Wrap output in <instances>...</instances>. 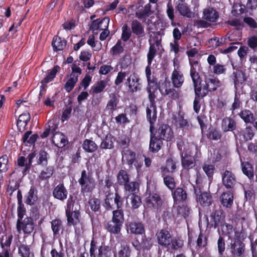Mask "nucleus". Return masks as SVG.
<instances>
[{
  "label": "nucleus",
  "instance_id": "f257e3e1",
  "mask_svg": "<svg viewBox=\"0 0 257 257\" xmlns=\"http://www.w3.org/2000/svg\"><path fill=\"white\" fill-rule=\"evenodd\" d=\"M150 65L146 68V74L148 81V86L147 87V91L149 93V98L150 101V105L147 107V114L148 117L150 118L151 122H153L157 118V111L154 105L155 99L156 98L155 92L157 89L156 84L152 81H150L151 69Z\"/></svg>",
  "mask_w": 257,
  "mask_h": 257
},
{
  "label": "nucleus",
  "instance_id": "f03ea898",
  "mask_svg": "<svg viewBox=\"0 0 257 257\" xmlns=\"http://www.w3.org/2000/svg\"><path fill=\"white\" fill-rule=\"evenodd\" d=\"M121 155L122 163L127 164L130 168H132L134 165L139 173L142 167L143 162L136 159V153L130 150L126 149L122 151Z\"/></svg>",
  "mask_w": 257,
  "mask_h": 257
},
{
  "label": "nucleus",
  "instance_id": "7ed1b4c3",
  "mask_svg": "<svg viewBox=\"0 0 257 257\" xmlns=\"http://www.w3.org/2000/svg\"><path fill=\"white\" fill-rule=\"evenodd\" d=\"M124 221L123 213L122 210L118 209L113 211L112 221L108 224V230L114 234L118 233Z\"/></svg>",
  "mask_w": 257,
  "mask_h": 257
},
{
  "label": "nucleus",
  "instance_id": "20e7f679",
  "mask_svg": "<svg viewBox=\"0 0 257 257\" xmlns=\"http://www.w3.org/2000/svg\"><path fill=\"white\" fill-rule=\"evenodd\" d=\"M83 193L91 192L95 187V179L90 173H87L85 170L81 172V177L78 180Z\"/></svg>",
  "mask_w": 257,
  "mask_h": 257
},
{
  "label": "nucleus",
  "instance_id": "39448f33",
  "mask_svg": "<svg viewBox=\"0 0 257 257\" xmlns=\"http://www.w3.org/2000/svg\"><path fill=\"white\" fill-rule=\"evenodd\" d=\"M109 19L105 17L102 20L97 19L92 22L90 25V30L94 35H97L98 32L108 29Z\"/></svg>",
  "mask_w": 257,
  "mask_h": 257
},
{
  "label": "nucleus",
  "instance_id": "423d86ee",
  "mask_svg": "<svg viewBox=\"0 0 257 257\" xmlns=\"http://www.w3.org/2000/svg\"><path fill=\"white\" fill-rule=\"evenodd\" d=\"M159 90L163 95H167L173 99H176L178 97V93L177 90L173 88L168 81L165 80L159 87Z\"/></svg>",
  "mask_w": 257,
  "mask_h": 257
},
{
  "label": "nucleus",
  "instance_id": "0eeeda50",
  "mask_svg": "<svg viewBox=\"0 0 257 257\" xmlns=\"http://www.w3.org/2000/svg\"><path fill=\"white\" fill-rule=\"evenodd\" d=\"M13 235L12 234L3 236L1 240L0 257H10V247Z\"/></svg>",
  "mask_w": 257,
  "mask_h": 257
},
{
  "label": "nucleus",
  "instance_id": "6e6552de",
  "mask_svg": "<svg viewBox=\"0 0 257 257\" xmlns=\"http://www.w3.org/2000/svg\"><path fill=\"white\" fill-rule=\"evenodd\" d=\"M147 118L149 119V121L151 123L150 131L151 133V141L150 143V149L153 152H158L161 148V146L162 145V141L161 140L157 139V138L153 137V135H154V133L155 131V128L153 126L152 124L156 121H154L152 122H151L150 119L148 117ZM156 120V119H155Z\"/></svg>",
  "mask_w": 257,
  "mask_h": 257
},
{
  "label": "nucleus",
  "instance_id": "1a4fd4ad",
  "mask_svg": "<svg viewBox=\"0 0 257 257\" xmlns=\"http://www.w3.org/2000/svg\"><path fill=\"white\" fill-rule=\"evenodd\" d=\"M17 226L19 232L23 230L24 232L27 234L32 233L34 228V224L31 217L25 218L23 221H17Z\"/></svg>",
  "mask_w": 257,
  "mask_h": 257
},
{
  "label": "nucleus",
  "instance_id": "9d476101",
  "mask_svg": "<svg viewBox=\"0 0 257 257\" xmlns=\"http://www.w3.org/2000/svg\"><path fill=\"white\" fill-rule=\"evenodd\" d=\"M140 78L135 73L131 74L126 79L125 85L128 90L132 92H137L140 89Z\"/></svg>",
  "mask_w": 257,
  "mask_h": 257
},
{
  "label": "nucleus",
  "instance_id": "9b49d317",
  "mask_svg": "<svg viewBox=\"0 0 257 257\" xmlns=\"http://www.w3.org/2000/svg\"><path fill=\"white\" fill-rule=\"evenodd\" d=\"M183 149V152L181 153L182 165L185 169L192 168L195 164V159L192 156V152L190 151L185 150Z\"/></svg>",
  "mask_w": 257,
  "mask_h": 257
},
{
  "label": "nucleus",
  "instance_id": "f8f14e48",
  "mask_svg": "<svg viewBox=\"0 0 257 257\" xmlns=\"http://www.w3.org/2000/svg\"><path fill=\"white\" fill-rule=\"evenodd\" d=\"M156 236L158 243L160 245L167 248L172 238L170 232L168 230L162 229L157 233Z\"/></svg>",
  "mask_w": 257,
  "mask_h": 257
},
{
  "label": "nucleus",
  "instance_id": "ddd939ff",
  "mask_svg": "<svg viewBox=\"0 0 257 257\" xmlns=\"http://www.w3.org/2000/svg\"><path fill=\"white\" fill-rule=\"evenodd\" d=\"M205 88H203L204 94H207L209 91H215L221 85L220 81L216 78L205 77Z\"/></svg>",
  "mask_w": 257,
  "mask_h": 257
},
{
  "label": "nucleus",
  "instance_id": "4468645a",
  "mask_svg": "<svg viewBox=\"0 0 257 257\" xmlns=\"http://www.w3.org/2000/svg\"><path fill=\"white\" fill-rule=\"evenodd\" d=\"M171 79L173 86L175 88H180L184 81L183 74L179 70V67L175 68L173 71Z\"/></svg>",
  "mask_w": 257,
  "mask_h": 257
},
{
  "label": "nucleus",
  "instance_id": "2eb2a0df",
  "mask_svg": "<svg viewBox=\"0 0 257 257\" xmlns=\"http://www.w3.org/2000/svg\"><path fill=\"white\" fill-rule=\"evenodd\" d=\"M150 47L149 51L147 55L148 63L149 65H151L152 61L156 55L157 49H159V47L161 45V40L158 38L155 40L153 38H151L149 40Z\"/></svg>",
  "mask_w": 257,
  "mask_h": 257
},
{
  "label": "nucleus",
  "instance_id": "dca6fc26",
  "mask_svg": "<svg viewBox=\"0 0 257 257\" xmlns=\"http://www.w3.org/2000/svg\"><path fill=\"white\" fill-rule=\"evenodd\" d=\"M236 239L233 240V243H231L230 249L231 252L233 255L240 256L244 250V244L239 239H238V236L234 232Z\"/></svg>",
  "mask_w": 257,
  "mask_h": 257
},
{
  "label": "nucleus",
  "instance_id": "f3484780",
  "mask_svg": "<svg viewBox=\"0 0 257 257\" xmlns=\"http://www.w3.org/2000/svg\"><path fill=\"white\" fill-rule=\"evenodd\" d=\"M175 8L179 14L183 17L191 18L194 15L190 7L185 2H177Z\"/></svg>",
  "mask_w": 257,
  "mask_h": 257
},
{
  "label": "nucleus",
  "instance_id": "a211bd4d",
  "mask_svg": "<svg viewBox=\"0 0 257 257\" xmlns=\"http://www.w3.org/2000/svg\"><path fill=\"white\" fill-rule=\"evenodd\" d=\"M146 203L148 207L158 209L162 204V200L157 194L152 193L147 197Z\"/></svg>",
  "mask_w": 257,
  "mask_h": 257
},
{
  "label": "nucleus",
  "instance_id": "6ab92c4d",
  "mask_svg": "<svg viewBox=\"0 0 257 257\" xmlns=\"http://www.w3.org/2000/svg\"><path fill=\"white\" fill-rule=\"evenodd\" d=\"M160 139L167 141L171 140L174 138V133L171 128L167 124L161 125L159 128Z\"/></svg>",
  "mask_w": 257,
  "mask_h": 257
},
{
  "label": "nucleus",
  "instance_id": "aec40b11",
  "mask_svg": "<svg viewBox=\"0 0 257 257\" xmlns=\"http://www.w3.org/2000/svg\"><path fill=\"white\" fill-rule=\"evenodd\" d=\"M211 223L215 228L220 225L224 222L225 215L221 209H218L213 212L211 216Z\"/></svg>",
  "mask_w": 257,
  "mask_h": 257
},
{
  "label": "nucleus",
  "instance_id": "412c9836",
  "mask_svg": "<svg viewBox=\"0 0 257 257\" xmlns=\"http://www.w3.org/2000/svg\"><path fill=\"white\" fill-rule=\"evenodd\" d=\"M53 195L55 198L63 201L67 198L68 192L63 184H59L54 188Z\"/></svg>",
  "mask_w": 257,
  "mask_h": 257
},
{
  "label": "nucleus",
  "instance_id": "4be33fe9",
  "mask_svg": "<svg viewBox=\"0 0 257 257\" xmlns=\"http://www.w3.org/2000/svg\"><path fill=\"white\" fill-rule=\"evenodd\" d=\"M223 184L227 188H232L236 183L234 175L229 171H225L222 175Z\"/></svg>",
  "mask_w": 257,
  "mask_h": 257
},
{
  "label": "nucleus",
  "instance_id": "5701e85b",
  "mask_svg": "<svg viewBox=\"0 0 257 257\" xmlns=\"http://www.w3.org/2000/svg\"><path fill=\"white\" fill-rule=\"evenodd\" d=\"M218 17V12L213 8L208 7L204 9L203 18L206 20L211 22H215L217 21Z\"/></svg>",
  "mask_w": 257,
  "mask_h": 257
},
{
  "label": "nucleus",
  "instance_id": "b1692460",
  "mask_svg": "<svg viewBox=\"0 0 257 257\" xmlns=\"http://www.w3.org/2000/svg\"><path fill=\"white\" fill-rule=\"evenodd\" d=\"M60 67L58 66H55L53 69L47 71L46 76L41 81V89H44L46 85L54 79Z\"/></svg>",
  "mask_w": 257,
  "mask_h": 257
},
{
  "label": "nucleus",
  "instance_id": "393cba45",
  "mask_svg": "<svg viewBox=\"0 0 257 257\" xmlns=\"http://www.w3.org/2000/svg\"><path fill=\"white\" fill-rule=\"evenodd\" d=\"M52 142L56 147L60 148L64 147L67 144L65 136L60 132H57L54 134Z\"/></svg>",
  "mask_w": 257,
  "mask_h": 257
},
{
  "label": "nucleus",
  "instance_id": "a878e982",
  "mask_svg": "<svg viewBox=\"0 0 257 257\" xmlns=\"http://www.w3.org/2000/svg\"><path fill=\"white\" fill-rule=\"evenodd\" d=\"M222 205L226 208H230L233 202V195L230 191L223 193L220 197Z\"/></svg>",
  "mask_w": 257,
  "mask_h": 257
},
{
  "label": "nucleus",
  "instance_id": "bb28decb",
  "mask_svg": "<svg viewBox=\"0 0 257 257\" xmlns=\"http://www.w3.org/2000/svg\"><path fill=\"white\" fill-rule=\"evenodd\" d=\"M128 229L131 233L135 234H141L144 232L143 224L139 222H131L128 225Z\"/></svg>",
  "mask_w": 257,
  "mask_h": 257
},
{
  "label": "nucleus",
  "instance_id": "cd10ccee",
  "mask_svg": "<svg viewBox=\"0 0 257 257\" xmlns=\"http://www.w3.org/2000/svg\"><path fill=\"white\" fill-rule=\"evenodd\" d=\"M233 74L234 76V85L235 86L242 84L247 79L245 74L241 70H236L233 72Z\"/></svg>",
  "mask_w": 257,
  "mask_h": 257
},
{
  "label": "nucleus",
  "instance_id": "c85d7f7f",
  "mask_svg": "<svg viewBox=\"0 0 257 257\" xmlns=\"http://www.w3.org/2000/svg\"><path fill=\"white\" fill-rule=\"evenodd\" d=\"M235 122L231 118L225 117L222 120V129L224 132L232 131L235 129Z\"/></svg>",
  "mask_w": 257,
  "mask_h": 257
},
{
  "label": "nucleus",
  "instance_id": "c756f323",
  "mask_svg": "<svg viewBox=\"0 0 257 257\" xmlns=\"http://www.w3.org/2000/svg\"><path fill=\"white\" fill-rule=\"evenodd\" d=\"M220 226L221 228H218V230L219 233L228 236L229 238H231L234 232V229L232 225L223 223Z\"/></svg>",
  "mask_w": 257,
  "mask_h": 257
},
{
  "label": "nucleus",
  "instance_id": "7c9ffc66",
  "mask_svg": "<svg viewBox=\"0 0 257 257\" xmlns=\"http://www.w3.org/2000/svg\"><path fill=\"white\" fill-rule=\"evenodd\" d=\"M239 135L240 139H242L244 141H248L252 139L254 133L251 127L247 126L240 131Z\"/></svg>",
  "mask_w": 257,
  "mask_h": 257
},
{
  "label": "nucleus",
  "instance_id": "2f4dec72",
  "mask_svg": "<svg viewBox=\"0 0 257 257\" xmlns=\"http://www.w3.org/2000/svg\"><path fill=\"white\" fill-rule=\"evenodd\" d=\"M173 197L176 202H181L186 200L187 194L186 191L181 188H178L174 191Z\"/></svg>",
  "mask_w": 257,
  "mask_h": 257
},
{
  "label": "nucleus",
  "instance_id": "473e14b6",
  "mask_svg": "<svg viewBox=\"0 0 257 257\" xmlns=\"http://www.w3.org/2000/svg\"><path fill=\"white\" fill-rule=\"evenodd\" d=\"M66 42L60 37L55 36L52 42V46L55 51H61L65 47Z\"/></svg>",
  "mask_w": 257,
  "mask_h": 257
},
{
  "label": "nucleus",
  "instance_id": "72a5a7b5",
  "mask_svg": "<svg viewBox=\"0 0 257 257\" xmlns=\"http://www.w3.org/2000/svg\"><path fill=\"white\" fill-rule=\"evenodd\" d=\"M30 115L28 113H24L19 116L17 121V125L21 130L25 128L30 120Z\"/></svg>",
  "mask_w": 257,
  "mask_h": 257
},
{
  "label": "nucleus",
  "instance_id": "f704fd0d",
  "mask_svg": "<svg viewBox=\"0 0 257 257\" xmlns=\"http://www.w3.org/2000/svg\"><path fill=\"white\" fill-rule=\"evenodd\" d=\"M66 214L68 223L76 225L77 223H79V213L78 211L74 210L70 212L66 213Z\"/></svg>",
  "mask_w": 257,
  "mask_h": 257
},
{
  "label": "nucleus",
  "instance_id": "c9c22d12",
  "mask_svg": "<svg viewBox=\"0 0 257 257\" xmlns=\"http://www.w3.org/2000/svg\"><path fill=\"white\" fill-rule=\"evenodd\" d=\"M117 180L119 184L125 186L129 183L130 179L127 172L124 170H121L117 174Z\"/></svg>",
  "mask_w": 257,
  "mask_h": 257
},
{
  "label": "nucleus",
  "instance_id": "e433bc0d",
  "mask_svg": "<svg viewBox=\"0 0 257 257\" xmlns=\"http://www.w3.org/2000/svg\"><path fill=\"white\" fill-rule=\"evenodd\" d=\"M241 168L242 172L248 178H251L253 176V170L252 165L248 162H241Z\"/></svg>",
  "mask_w": 257,
  "mask_h": 257
},
{
  "label": "nucleus",
  "instance_id": "4c0bfd02",
  "mask_svg": "<svg viewBox=\"0 0 257 257\" xmlns=\"http://www.w3.org/2000/svg\"><path fill=\"white\" fill-rule=\"evenodd\" d=\"M19 254L22 257H34L30 247L24 244H21L19 247Z\"/></svg>",
  "mask_w": 257,
  "mask_h": 257
},
{
  "label": "nucleus",
  "instance_id": "58836bf2",
  "mask_svg": "<svg viewBox=\"0 0 257 257\" xmlns=\"http://www.w3.org/2000/svg\"><path fill=\"white\" fill-rule=\"evenodd\" d=\"M114 139L111 135H106L105 139L102 142L100 147L102 149H110L113 148Z\"/></svg>",
  "mask_w": 257,
  "mask_h": 257
},
{
  "label": "nucleus",
  "instance_id": "ea45409f",
  "mask_svg": "<svg viewBox=\"0 0 257 257\" xmlns=\"http://www.w3.org/2000/svg\"><path fill=\"white\" fill-rule=\"evenodd\" d=\"M198 202L202 206H209L211 204L212 199L210 195L206 192L201 193L198 198Z\"/></svg>",
  "mask_w": 257,
  "mask_h": 257
},
{
  "label": "nucleus",
  "instance_id": "a19ab883",
  "mask_svg": "<svg viewBox=\"0 0 257 257\" xmlns=\"http://www.w3.org/2000/svg\"><path fill=\"white\" fill-rule=\"evenodd\" d=\"M239 115L246 123H251L254 119L253 113L249 110H242Z\"/></svg>",
  "mask_w": 257,
  "mask_h": 257
},
{
  "label": "nucleus",
  "instance_id": "79ce46f5",
  "mask_svg": "<svg viewBox=\"0 0 257 257\" xmlns=\"http://www.w3.org/2000/svg\"><path fill=\"white\" fill-rule=\"evenodd\" d=\"M83 148L87 152H93L97 150V146L93 141L86 139L83 142Z\"/></svg>",
  "mask_w": 257,
  "mask_h": 257
},
{
  "label": "nucleus",
  "instance_id": "37998d69",
  "mask_svg": "<svg viewBox=\"0 0 257 257\" xmlns=\"http://www.w3.org/2000/svg\"><path fill=\"white\" fill-rule=\"evenodd\" d=\"M132 29L133 33L138 36H142L144 33V28L140 22L133 21L132 23Z\"/></svg>",
  "mask_w": 257,
  "mask_h": 257
},
{
  "label": "nucleus",
  "instance_id": "c03bdc74",
  "mask_svg": "<svg viewBox=\"0 0 257 257\" xmlns=\"http://www.w3.org/2000/svg\"><path fill=\"white\" fill-rule=\"evenodd\" d=\"M38 138L37 135H31V132L28 131L24 135L22 140L23 143H25L26 145L28 144H32L35 142Z\"/></svg>",
  "mask_w": 257,
  "mask_h": 257
},
{
  "label": "nucleus",
  "instance_id": "a18cd8bd",
  "mask_svg": "<svg viewBox=\"0 0 257 257\" xmlns=\"http://www.w3.org/2000/svg\"><path fill=\"white\" fill-rule=\"evenodd\" d=\"M202 169L208 178L212 177L215 170L214 165L209 162L204 163Z\"/></svg>",
  "mask_w": 257,
  "mask_h": 257
},
{
  "label": "nucleus",
  "instance_id": "49530a36",
  "mask_svg": "<svg viewBox=\"0 0 257 257\" xmlns=\"http://www.w3.org/2000/svg\"><path fill=\"white\" fill-rule=\"evenodd\" d=\"M87 43L89 46L93 48L95 51H98L101 48V43L98 41H95L94 35L89 36Z\"/></svg>",
  "mask_w": 257,
  "mask_h": 257
},
{
  "label": "nucleus",
  "instance_id": "de8ad7c7",
  "mask_svg": "<svg viewBox=\"0 0 257 257\" xmlns=\"http://www.w3.org/2000/svg\"><path fill=\"white\" fill-rule=\"evenodd\" d=\"M107 84V81L105 80H100L95 84L91 88L93 93L97 94L101 92Z\"/></svg>",
  "mask_w": 257,
  "mask_h": 257
},
{
  "label": "nucleus",
  "instance_id": "09e8293b",
  "mask_svg": "<svg viewBox=\"0 0 257 257\" xmlns=\"http://www.w3.org/2000/svg\"><path fill=\"white\" fill-rule=\"evenodd\" d=\"M37 200L36 191L34 188H31L28 192L27 198L26 201L27 204H34Z\"/></svg>",
  "mask_w": 257,
  "mask_h": 257
},
{
  "label": "nucleus",
  "instance_id": "8fccbe9b",
  "mask_svg": "<svg viewBox=\"0 0 257 257\" xmlns=\"http://www.w3.org/2000/svg\"><path fill=\"white\" fill-rule=\"evenodd\" d=\"M78 81L77 76L70 75V78L65 84L64 87L67 92L71 91Z\"/></svg>",
  "mask_w": 257,
  "mask_h": 257
},
{
  "label": "nucleus",
  "instance_id": "3c124183",
  "mask_svg": "<svg viewBox=\"0 0 257 257\" xmlns=\"http://www.w3.org/2000/svg\"><path fill=\"white\" fill-rule=\"evenodd\" d=\"M110 100L108 101L106 109L110 111L113 110L116 107L118 100L114 93L109 95Z\"/></svg>",
  "mask_w": 257,
  "mask_h": 257
},
{
  "label": "nucleus",
  "instance_id": "603ef678",
  "mask_svg": "<svg viewBox=\"0 0 257 257\" xmlns=\"http://www.w3.org/2000/svg\"><path fill=\"white\" fill-rule=\"evenodd\" d=\"M166 13L169 19L171 21V25L173 26H175V23L173 22L175 18L174 10L171 1L169 2L167 4Z\"/></svg>",
  "mask_w": 257,
  "mask_h": 257
},
{
  "label": "nucleus",
  "instance_id": "864d4df0",
  "mask_svg": "<svg viewBox=\"0 0 257 257\" xmlns=\"http://www.w3.org/2000/svg\"><path fill=\"white\" fill-rule=\"evenodd\" d=\"M53 173V168L51 166H49L42 171L39 177L42 180L47 179L52 176Z\"/></svg>",
  "mask_w": 257,
  "mask_h": 257
},
{
  "label": "nucleus",
  "instance_id": "5fc2aeb1",
  "mask_svg": "<svg viewBox=\"0 0 257 257\" xmlns=\"http://www.w3.org/2000/svg\"><path fill=\"white\" fill-rule=\"evenodd\" d=\"M205 79L203 83H201L200 81L196 86H194L195 93L198 96L204 97L207 94H204L203 88H205Z\"/></svg>",
  "mask_w": 257,
  "mask_h": 257
},
{
  "label": "nucleus",
  "instance_id": "6e6d98bb",
  "mask_svg": "<svg viewBox=\"0 0 257 257\" xmlns=\"http://www.w3.org/2000/svg\"><path fill=\"white\" fill-rule=\"evenodd\" d=\"M111 255V251L109 247L102 245L99 248L98 257H110Z\"/></svg>",
  "mask_w": 257,
  "mask_h": 257
},
{
  "label": "nucleus",
  "instance_id": "4d7b16f0",
  "mask_svg": "<svg viewBox=\"0 0 257 257\" xmlns=\"http://www.w3.org/2000/svg\"><path fill=\"white\" fill-rule=\"evenodd\" d=\"M130 199L132 207L135 209L138 208L141 204L140 197L134 193L130 195Z\"/></svg>",
  "mask_w": 257,
  "mask_h": 257
},
{
  "label": "nucleus",
  "instance_id": "13d9d810",
  "mask_svg": "<svg viewBox=\"0 0 257 257\" xmlns=\"http://www.w3.org/2000/svg\"><path fill=\"white\" fill-rule=\"evenodd\" d=\"M51 228L54 235L59 233L62 228V222L59 219H55L51 221Z\"/></svg>",
  "mask_w": 257,
  "mask_h": 257
},
{
  "label": "nucleus",
  "instance_id": "bf43d9fd",
  "mask_svg": "<svg viewBox=\"0 0 257 257\" xmlns=\"http://www.w3.org/2000/svg\"><path fill=\"white\" fill-rule=\"evenodd\" d=\"M175 123L176 125H178L181 127H186L189 126L188 121L184 118L183 116L179 113L178 116L175 117Z\"/></svg>",
  "mask_w": 257,
  "mask_h": 257
},
{
  "label": "nucleus",
  "instance_id": "052dcab7",
  "mask_svg": "<svg viewBox=\"0 0 257 257\" xmlns=\"http://www.w3.org/2000/svg\"><path fill=\"white\" fill-rule=\"evenodd\" d=\"M152 6L150 4H147L145 7L141 10L140 13L137 12L136 15V16L139 18L141 19L143 17L146 16H149L151 12Z\"/></svg>",
  "mask_w": 257,
  "mask_h": 257
},
{
  "label": "nucleus",
  "instance_id": "680f3d73",
  "mask_svg": "<svg viewBox=\"0 0 257 257\" xmlns=\"http://www.w3.org/2000/svg\"><path fill=\"white\" fill-rule=\"evenodd\" d=\"M131 34L132 32L129 27L127 25H124L122 27V40L124 42L127 41L130 38Z\"/></svg>",
  "mask_w": 257,
  "mask_h": 257
},
{
  "label": "nucleus",
  "instance_id": "e2e57ef3",
  "mask_svg": "<svg viewBox=\"0 0 257 257\" xmlns=\"http://www.w3.org/2000/svg\"><path fill=\"white\" fill-rule=\"evenodd\" d=\"M114 204V197L112 194H109L106 196L105 203H104V207L106 209L109 210L112 209L113 208V206Z\"/></svg>",
  "mask_w": 257,
  "mask_h": 257
},
{
  "label": "nucleus",
  "instance_id": "0e129e2a",
  "mask_svg": "<svg viewBox=\"0 0 257 257\" xmlns=\"http://www.w3.org/2000/svg\"><path fill=\"white\" fill-rule=\"evenodd\" d=\"M183 245V242L181 239H172L171 238V241L170 242V244L168 245V249H177L181 248Z\"/></svg>",
  "mask_w": 257,
  "mask_h": 257
},
{
  "label": "nucleus",
  "instance_id": "69168bd1",
  "mask_svg": "<svg viewBox=\"0 0 257 257\" xmlns=\"http://www.w3.org/2000/svg\"><path fill=\"white\" fill-rule=\"evenodd\" d=\"M80 62V61H75L72 65V73L70 75L77 76V78L78 76L81 73V69L79 67Z\"/></svg>",
  "mask_w": 257,
  "mask_h": 257
},
{
  "label": "nucleus",
  "instance_id": "338daca9",
  "mask_svg": "<svg viewBox=\"0 0 257 257\" xmlns=\"http://www.w3.org/2000/svg\"><path fill=\"white\" fill-rule=\"evenodd\" d=\"M8 157L4 155L0 158V172H6L8 170Z\"/></svg>",
  "mask_w": 257,
  "mask_h": 257
},
{
  "label": "nucleus",
  "instance_id": "774afa93",
  "mask_svg": "<svg viewBox=\"0 0 257 257\" xmlns=\"http://www.w3.org/2000/svg\"><path fill=\"white\" fill-rule=\"evenodd\" d=\"M89 204L92 210L97 211L100 208V202L97 198H91L89 200Z\"/></svg>",
  "mask_w": 257,
  "mask_h": 257
}]
</instances>
